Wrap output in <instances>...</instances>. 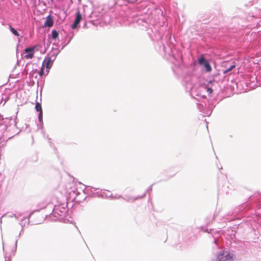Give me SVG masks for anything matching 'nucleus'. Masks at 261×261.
Here are the masks:
<instances>
[{
	"instance_id": "obj_1",
	"label": "nucleus",
	"mask_w": 261,
	"mask_h": 261,
	"mask_svg": "<svg viewBox=\"0 0 261 261\" xmlns=\"http://www.w3.org/2000/svg\"><path fill=\"white\" fill-rule=\"evenodd\" d=\"M53 62L51 59L50 57L45 58L43 62L41 70L39 72V75L40 76H42L43 75H47L49 72L50 68L53 65Z\"/></svg>"
},
{
	"instance_id": "obj_12",
	"label": "nucleus",
	"mask_w": 261,
	"mask_h": 261,
	"mask_svg": "<svg viewBox=\"0 0 261 261\" xmlns=\"http://www.w3.org/2000/svg\"><path fill=\"white\" fill-rule=\"evenodd\" d=\"M206 91H207V93H208V94H210L212 93L213 90V89L211 88L208 87V88H206Z\"/></svg>"
},
{
	"instance_id": "obj_10",
	"label": "nucleus",
	"mask_w": 261,
	"mask_h": 261,
	"mask_svg": "<svg viewBox=\"0 0 261 261\" xmlns=\"http://www.w3.org/2000/svg\"><path fill=\"white\" fill-rule=\"evenodd\" d=\"M235 67H236V65L233 64V65H231L228 68L224 70L223 72L224 74H226V73H228V72L231 71Z\"/></svg>"
},
{
	"instance_id": "obj_8",
	"label": "nucleus",
	"mask_w": 261,
	"mask_h": 261,
	"mask_svg": "<svg viewBox=\"0 0 261 261\" xmlns=\"http://www.w3.org/2000/svg\"><path fill=\"white\" fill-rule=\"evenodd\" d=\"M204 67L205 68V70L207 72H211L212 70L211 66L208 63V62H205V63L203 65Z\"/></svg>"
},
{
	"instance_id": "obj_7",
	"label": "nucleus",
	"mask_w": 261,
	"mask_h": 261,
	"mask_svg": "<svg viewBox=\"0 0 261 261\" xmlns=\"http://www.w3.org/2000/svg\"><path fill=\"white\" fill-rule=\"evenodd\" d=\"M207 62L204 58L203 55H202L198 60V62L200 65H203L205 62Z\"/></svg>"
},
{
	"instance_id": "obj_11",
	"label": "nucleus",
	"mask_w": 261,
	"mask_h": 261,
	"mask_svg": "<svg viewBox=\"0 0 261 261\" xmlns=\"http://www.w3.org/2000/svg\"><path fill=\"white\" fill-rule=\"evenodd\" d=\"M58 33L56 30H53L51 32V37L54 39H56L58 37Z\"/></svg>"
},
{
	"instance_id": "obj_3",
	"label": "nucleus",
	"mask_w": 261,
	"mask_h": 261,
	"mask_svg": "<svg viewBox=\"0 0 261 261\" xmlns=\"http://www.w3.org/2000/svg\"><path fill=\"white\" fill-rule=\"evenodd\" d=\"M34 48L35 47L25 48L24 50V53L25 54L24 58L27 59H32L34 55Z\"/></svg>"
},
{
	"instance_id": "obj_4",
	"label": "nucleus",
	"mask_w": 261,
	"mask_h": 261,
	"mask_svg": "<svg viewBox=\"0 0 261 261\" xmlns=\"http://www.w3.org/2000/svg\"><path fill=\"white\" fill-rule=\"evenodd\" d=\"M81 19H82V15L80 11H77L76 13V18H75L74 22L72 25V29H75L76 28L77 24H79V23L80 22Z\"/></svg>"
},
{
	"instance_id": "obj_6",
	"label": "nucleus",
	"mask_w": 261,
	"mask_h": 261,
	"mask_svg": "<svg viewBox=\"0 0 261 261\" xmlns=\"http://www.w3.org/2000/svg\"><path fill=\"white\" fill-rule=\"evenodd\" d=\"M35 109L37 111L39 112V119L41 121L42 119L43 112L41 105L39 102H37L35 106Z\"/></svg>"
},
{
	"instance_id": "obj_9",
	"label": "nucleus",
	"mask_w": 261,
	"mask_h": 261,
	"mask_svg": "<svg viewBox=\"0 0 261 261\" xmlns=\"http://www.w3.org/2000/svg\"><path fill=\"white\" fill-rule=\"evenodd\" d=\"M9 29L10 30V31L16 36H19V34L18 33V32L14 29L11 26H10L9 27Z\"/></svg>"
},
{
	"instance_id": "obj_2",
	"label": "nucleus",
	"mask_w": 261,
	"mask_h": 261,
	"mask_svg": "<svg viewBox=\"0 0 261 261\" xmlns=\"http://www.w3.org/2000/svg\"><path fill=\"white\" fill-rule=\"evenodd\" d=\"M233 256L227 251L218 253L213 261H232Z\"/></svg>"
},
{
	"instance_id": "obj_5",
	"label": "nucleus",
	"mask_w": 261,
	"mask_h": 261,
	"mask_svg": "<svg viewBox=\"0 0 261 261\" xmlns=\"http://www.w3.org/2000/svg\"><path fill=\"white\" fill-rule=\"evenodd\" d=\"M53 24H54V21L52 19V17L50 15H49L46 18V19L45 20V22L43 27H51L53 25Z\"/></svg>"
}]
</instances>
